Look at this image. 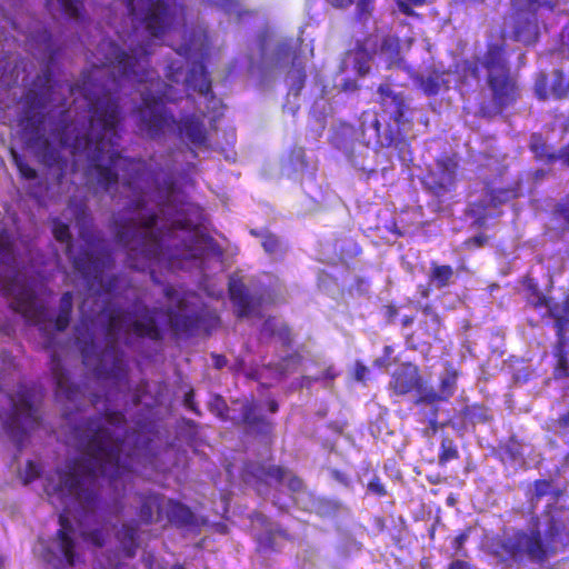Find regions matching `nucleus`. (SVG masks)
<instances>
[{"mask_svg": "<svg viewBox=\"0 0 569 569\" xmlns=\"http://www.w3.org/2000/svg\"><path fill=\"white\" fill-rule=\"evenodd\" d=\"M98 51L103 56L100 64L93 63L81 80L70 87L71 92H80L88 101L87 131L74 133L77 128L69 109H63L51 128V136L61 148H70L72 154L86 156L88 176L104 192L118 186V169L122 172V186L136 191L148 173V163L113 149L121 139L124 116L119 98L109 93L118 91L122 80L138 83L154 80L156 71L150 67L151 44L140 43L128 52L114 41L102 40Z\"/></svg>", "mask_w": 569, "mask_h": 569, "instance_id": "1", "label": "nucleus"}, {"mask_svg": "<svg viewBox=\"0 0 569 569\" xmlns=\"http://www.w3.org/2000/svg\"><path fill=\"white\" fill-rule=\"evenodd\" d=\"M127 418L120 410L107 409L88 417L78 428L79 455L59 472L54 492L69 499L81 512H93L101 501L100 479L111 487L132 471V449L127 448Z\"/></svg>", "mask_w": 569, "mask_h": 569, "instance_id": "2", "label": "nucleus"}, {"mask_svg": "<svg viewBox=\"0 0 569 569\" xmlns=\"http://www.w3.org/2000/svg\"><path fill=\"white\" fill-rule=\"evenodd\" d=\"M379 103L385 111L390 110L388 121L382 126L378 112L365 110L359 117L357 139L367 147L393 148L398 157L405 160V153L410 151L408 132L413 122L410 117V107L405 93L396 92L389 84L378 87Z\"/></svg>", "mask_w": 569, "mask_h": 569, "instance_id": "3", "label": "nucleus"}, {"mask_svg": "<svg viewBox=\"0 0 569 569\" xmlns=\"http://www.w3.org/2000/svg\"><path fill=\"white\" fill-rule=\"evenodd\" d=\"M465 78L480 79L486 70V83L491 93V102L497 113H502L520 99V87L511 72L508 44L503 31L487 36L486 50L481 57L463 60L460 66Z\"/></svg>", "mask_w": 569, "mask_h": 569, "instance_id": "4", "label": "nucleus"}, {"mask_svg": "<svg viewBox=\"0 0 569 569\" xmlns=\"http://www.w3.org/2000/svg\"><path fill=\"white\" fill-rule=\"evenodd\" d=\"M563 529L562 520L551 516L543 535L536 519L532 528H516L511 532L503 531L501 535L493 536L489 542V552L508 567L527 562L543 565L555 555L553 543Z\"/></svg>", "mask_w": 569, "mask_h": 569, "instance_id": "5", "label": "nucleus"}, {"mask_svg": "<svg viewBox=\"0 0 569 569\" xmlns=\"http://www.w3.org/2000/svg\"><path fill=\"white\" fill-rule=\"evenodd\" d=\"M159 216L154 211L137 218L116 219L112 223L116 242L127 253V263L136 271H149L151 280L160 284L153 266L163 257L164 229L157 228Z\"/></svg>", "mask_w": 569, "mask_h": 569, "instance_id": "6", "label": "nucleus"}, {"mask_svg": "<svg viewBox=\"0 0 569 569\" xmlns=\"http://www.w3.org/2000/svg\"><path fill=\"white\" fill-rule=\"evenodd\" d=\"M53 89V74L50 68H47L33 79L31 87L23 93L22 108L18 116L19 128L29 137V142L37 148L41 162L48 167L64 162L59 150L42 133L46 124L43 111L52 101Z\"/></svg>", "mask_w": 569, "mask_h": 569, "instance_id": "7", "label": "nucleus"}, {"mask_svg": "<svg viewBox=\"0 0 569 569\" xmlns=\"http://www.w3.org/2000/svg\"><path fill=\"white\" fill-rule=\"evenodd\" d=\"M104 320L101 325L106 348L96 357L97 345L93 338L80 347L82 362L86 367H92V372L98 379L114 381L128 378V366L123 353L118 349L119 337L123 323L124 311L120 308L103 310Z\"/></svg>", "mask_w": 569, "mask_h": 569, "instance_id": "8", "label": "nucleus"}, {"mask_svg": "<svg viewBox=\"0 0 569 569\" xmlns=\"http://www.w3.org/2000/svg\"><path fill=\"white\" fill-rule=\"evenodd\" d=\"M128 12L139 18L151 38H162L176 23L179 11L183 7L177 0H122Z\"/></svg>", "mask_w": 569, "mask_h": 569, "instance_id": "9", "label": "nucleus"}, {"mask_svg": "<svg viewBox=\"0 0 569 569\" xmlns=\"http://www.w3.org/2000/svg\"><path fill=\"white\" fill-rule=\"evenodd\" d=\"M557 6L558 0H511L512 40L525 46L536 44L540 36L539 10L553 12Z\"/></svg>", "mask_w": 569, "mask_h": 569, "instance_id": "10", "label": "nucleus"}, {"mask_svg": "<svg viewBox=\"0 0 569 569\" xmlns=\"http://www.w3.org/2000/svg\"><path fill=\"white\" fill-rule=\"evenodd\" d=\"M39 426L40 417L31 395L27 390L18 392L17 399H12L11 413L4 428L19 451L23 448L29 432Z\"/></svg>", "mask_w": 569, "mask_h": 569, "instance_id": "11", "label": "nucleus"}, {"mask_svg": "<svg viewBox=\"0 0 569 569\" xmlns=\"http://www.w3.org/2000/svg\"><path fill=\"white\" fill-rule=\"evenodd\" d=\"M1 290L4 296L13 299L10 308L20 313L27 323L39 325L44 320L46 307L38 301L34 289L18 274L3 281Z\"/></svg>", "mask_w": 569, "mask_h": 569, "instance_id": "12", "label": "nucleus"}, {"mask_svg": "<svg viewBox=\"0 0 569 569\" xmlns=\"http://www.w3.org/2000/svg\"><path fill=\"white\" fill-rule=\"evenodd\" d=\"M139 127L150 139L161 137L166 129L176 122L173 114L167 110L162 97L143 93L137 108Z\"/></svg>", "mask_w": 569, "mask_h": 569, "instance_id": "13", "label": "nucleus"}, {"mask_svg": "<svg viewBox=\"0 0 569 569\" xmlns=\"http://www.w3.org/2000/svg\"><path fill=\"white\" fill-rule=\"evenodd\" d=\"M459 162L456 156L445 154L436 159V170L429 171L421 180L425 190L439 201L455 192Z\"/></svg>", "mask_w": 569, "mask_h": 569, "instance_id": "14", "label": "nucleus"}, {"mask_svg": "<svg viewBox=\"0 0 569 569\" xmlns=\"http://www.w3.org/2000/svg\"><path fill=\"white\" fill-rule=\"evenodd\" d=\"M232 403L240 405V416L232 418L234 426L243 427L248 433L272 441L274 422L261 413L260 403L253 395L236 399Z\"/></svg>", "mask_w": 569, "mask_h": 569, "instance_id": "15", "label": "nucleus"}, {"mask_svg": "<svg viewBox=\"0 0 569 569\" xmlns=\"http://www.w3.org/2000/svg\"><path fill=\"white\" fill-rule=\"evenodd\" d=\"M113 262L111 249L101 239L98 241L96 250L81 252L73 258L72 264L88 282L101 283L104 271L112 268Z\"/></svg>", "mask_w": 569, "mask_h": 569, "instance_id": "16", "label": "nucleus"}, {"mask_svg": "<svg viewBox=\"0 0 569 569\" xmlns=\"http://www.w3.org/2000/svg\"><path fill=\"white\" fill-rule=\"evenodd\" d=\"M228 296L234 307L237 318L261 316L260 309L264 303L263 295L251 293L240 277L231 276L228 281Z\"/></svg>", "mask_w": 569, "mask_h": 569, "instance_id": "17", "label": "nucleus"}, {"mask_svg": "<svg viewBox=\"0 0 569 569\" xmlns=\"http://www.w3.org/2000/svg\"><path fill=\"white\" fill-rule=\"evenodd\" d=\"M161 309L141 306L136 309L134 318L127 323V332L140 339L159 342L164 338V330L159 323Z\"/></svg>", "mask_w": 569, "mask_h": 569, "instance_id": "18", "label": "nucleus"}, {"mask_svg": "<svg viewBox=\"0 0 569 569\" xmlns=\"http://www.w3.org/2000/svg\"><path fill=\"white\" fill-rule=\"evenodd\" d=\"M168 318V325L176 338H189L202 327L207 318L212 320L214 325H219L220 319L217 315L206 311H194L191 313H182L172 308L164 311Z\"/></svg>", "mask_w": 569, "mask_h": 569, "instance_id": "19", "label": "nucleus"}, {"mask_svg": "<svg viewBox=\"0 0 569 569\" xmlns=\"http://www.w3.org/2000/svg\"><path fill=\"white\" fill-rule=\"evenodd\" d=\"M177 137L194 147H206L209 142V131L203 119L196 113H188L176 119Z\"/></svg>", "mask_w": 569, "mask_h": 569, "instance_id": "20", "label": "nucleus"}, {"mask_svg": "<svg viewBox=\"0 0 569 569\" xmlns=\"http://www.w3.org/2000/svg\"><path fill=\"white\" fill-rule=\"evenodd\" d=\"M289 471L277 465H267L264 462H250L246 466L247 480L252 482L258 491L261 487H268L272 482L282 483Z\"/></svg>", "mask_w": 569, "mask_h": 569, "instance_id": "21", "label": "nucleus"}, {"mask_svg": "<svg viewBox=\"0 0 569 569\" xmlns=\"http://www.w3.org/2000/svg\"><path fill=\"white\" fill-rule=\"evenodd\" d=\"M163 520L167 521L166 526H171L177 529L191 530L199 525L198 517L192 509L173 498L164 499Z\"/></svg>", "mask_w": 569, "mask_h": 569, "instance_id": "22", "label": "nucleus"}, {"mask_svg": "<svg viewBox=\"0 0 569 569\" xmlns=\"http://www.w3.org/2000/svg\"><path fill=\"white\" fill-rule=\"evenodd\" d=\"M422 378L419 369L412 363H402L391 376L389 389L397 396H406L420 391Z\"/></svg>", "mask_w": 569, "mask_h": 569, "instance_id": "23", "label": "nucleus"}, {"mask_svg": "<svg viewBox=\"0 0 569 569\" xmlns=\"http://www.w3.org/2000/svg\"><path fill=\"white\" fill-rule=\"evenodd\" d=\"M139 507L136 511L138 520L143 525L163 521L164 496L158 492L138 493Z\"/></svg>", "mask_w": 569, "mask_h": 569, "instance_id": "24", "label": "nucleus"}, {"mask_svg": "<svg viewBox=\"0 0 569 569\" xmlns=\"http://www.w3.org/2000/svg\"><path fill=\"white\" fill-rule=\"evenodd\" d=\"M377 46V36L370 34L363 41H358L356 48L348 52L352 57V68L358 77L363 78L370 73V62L378 52Z\"/></svg>", "mask_w": 569, "mask_h": 569, "instance_id": "25", "label": "nucleus"}, {"mask_svg": "<svg viewBox=\"0 0 569 569\" xmlns=\"http://www.w3.org/2000/svg\"><path fill=\"white\" fill-rule=\"evenodd\" d=\"M62 502L64 503V509L59 515L60 528L57 531V537L59 540V548H60L67 563L69 566H73L74 561H76L74 560L76 542H74V539L72 538L73 527L68 517V513H70V511H71V506L64 500H62Z\"/></svg>", "mask_w": 569, "mask_h": 569, "instance_id": "26", "label": "nucleus"}, {"mask_svg": "<svg viewBox=\"0 0 569 569\" xmlns=\"http://www.w3.org/2000/svg\"><path fill=\"white\" fill-rule=\"evenodd\" d=\"M566 325L567 319L565 318H558L555 321L557 343L553 349V356L557 359V365L555 368V377L557 378H565L569 376L568 350L567 341L565 338Z\"/></svg>", "mask_w": 569, "mask_h": 569, "instance_id": "27", "label": "nucleus"}, {"mask_svg": "<svg viewBox=\"0 0 569 569\" xmlns=\"http://www.w3.org/2000/svg\"><path fill=\"white\" fill-rule=\"evenodd\" d=\"M448 71L431 68L426 74L415 77V82L428 97L437 96L441 90L449 89Z\"/></svg>", "mask_w": 569, "mask_h": 569, "instance_id": "28", "label": "nucleus"}, {"mask_svg": "<svg viewBox=\"0 0 569 569\" xmlns=\"http://www.w3.org/2000/svg\"><path fill=\"white\" fill-rule=\"evenodd\" d=\"M116 538L123 555L133 558L139 549V526L134 522H127L117 531Z\"/></svg>", "mask_w": 569, "mask_h": 569, "instance_id": "29", "label": "nucleus"}, {"mask_svg": "<svg viewBox=\"0 0 569 569\" xmlns=\"http://www.w3.org/2000/svg\"><path fill=\"white\" fill-rule=\"evenodd\" d=\"M59 367V363L52 367V375L56 381V397L59 400L64 399L74 402L79 399L81 389L79 386L70 382L67 375Z\"/></svg>", "mask_w": 569, "mask_h": 569, "instance_id": "30", "label": "nucleus"}, {"mask_svg": "<svg viewBox=\"0 0 569 569\" xmlns=\"http://www.w3.org/2000/svg\"><path fill=\"white\" fill-rule=\"evenodd\" d=\"M521 188L522 182L520 179L502 188H493L489 182L486 183V191L493 207H499L510 200L519 198L521 196Z\"/></svg>", "mask_w": 569, "mask_h": 569, "instance_id": "31", "label": "nucleus"}, {"mask_svg": "<svg viewBox=\"0 0 569 569\" xmlns=\"http://www.w3.org/2000/svg\"><path fill=\"white\" fill-rule=\"evenodd\" d=\"M187 86L206 98H214L211 80L203 66L192 68L186 78Z\"/></svg>", "mask_w": 569, "mask_h": 569, "instance_id": "32", "label": "nucleus"}, {"mask_svg": "<svg viewBox=\"0 0 569 569\" xmlns=\"http://www.w3.org/2000/svg\"><path fill=\"white\" fill-rule=\"evenodd\" d=\"M455 271L450 264H439L436 261L430 262V273L428 277L429 286L442 289L453 282Z\"/></svg>", "mask_w": 569, "mask_h": 569, "instance_id": "33", "label": "nucleus"}, {"mask_svg": "<svg viewBox=\"0 0 569 569\" xmlns=\"http://www.w3.org/2000/svg\"><path fill=\"white\" fill-rule=\"evenodd\" d=\"M529 149L537 161H543L547 164H551L558 160L557 153L549 151L543 136L539 132H535L530 136Z\"/></svg>", "mask_w": 569, "mask_h": 569, "instance_id": "34", "label": "nucleus"}, {"mask_svg": "<svg viewBox=\"0 0 569 569\" xmlns=\"http://www.w3.org/2000/svg\"><path fill=\"white\" fill-rule=\"evenodd\" d=\"M73 309V295L66 291L60 298L59 312L54 319V328L57 331H64L71 321Z\"/></svg>", "mask_w": 569, "mask_h": 569, "instance_id": "35", "label": "nucleus"}, {"mask_svg": "<svg viewBox=\"0 0 569 569\" xmlns=\"http://www.w3.org/2000/svg\"><path fill=\"white\" fill-rule=\"evenodd\" d=\"M460 415L465 421L471 423H486L491 420L489 409L482 403H472L465 406Z\"/></svg>", "mask_w": 569, "mask_h": 569, "instance_id": "36", "label": "nucleus"}, {"mask_svg": "<svg viewBox=\"0 0 569 569\" xmlns=\"http://www.w3.org/2000/svg\"><path fill=\"white\" fill-rule=\"evenodd\" d=\"M274 317H268L263 322V330L268 331L270 336H278L283 346L290 347L292 345L291 329L287 323H281L278 328Z\"/></svg>", "mask_w": 569, "mask_h": 569, "instance_id": "37", "label": "nucleus"}, {"mask_svg": "<svg viewBox=\"0 0 569 569\" xmlns=\"http://www.w3.org/2000/svg\"><path fill=\"white\" fill-rule=\"evenodd\" d=\"M527 288H528V291H529L528 302L535 309L547 308L549 310V312H550V316L555 319V321L558 318H560L556 313L555 308L550 306V299L547 296H545L542 292H540V290L538 289L537 284L529 283Z\"/></svg>", "mask_w": 569, "mask_h": 569, "instance_id": "38", "label": "nucleus"}, {"mask_svg": "<svg viewBox=\"0 0 569 569\" xmlns=\"http://www.w3.org/2000/svg\"><path fill=\"white\" fill-rule=\"evenodd\" d=\"M460 453L453 439L445 436L441 439L438 463L440 467H445L448 462L459 459Z\"/></svg>", "mask_w": 569, "mask_h": 569, "instance_id": "39", "label": "nucleus"}, {"mask_svg": "<svg viewBox=\"0 0 569 569\" xmlns=\"http://www.w3.org/2000/svg\"><path fill=\"white\" fill-rule=\"evenodd\" d=\"M379 53L386 56V61L389 66L393 64L400 54L398 38L391 36L383 37L379 47Z\"/></svg>", "mask_w": 569, "mask_h": 569, "instance_id": "40", "label": "nucleus"}, {"mask_svg": "<svg viewBox=\"0 0 569 569\" xmlns=\"http://www.w3.org/2000/svg\"><path fill=\"white\" fill-rule=\"evenodd\" d=\"M288 77L290 79L289 93L298 97L305 88L307 80L305 67L301 64L295 66L293 63Z\"/></svg>", "mask_w": 569, "mask_h": 569, "instance_id": "41", "label": "nucleus"}, {"mask_svg": "<svg viewBox=\"0 0 569 569\" xmlns=\"http://www.w3.org/2000/svg\"><path fill=\"white\" fill-rule=\"evenodd\" d=\"M51 0H48L50 2ZM61 12L68 18L81 20L86 14V7L82 0H57Z\"/></svg>", "mask_w": 569, "mask_h": 569, "instance_id": "42", "label": "nucleus"}, {"mask_svg": "<svg viewBox=\"0 0 569 569\" xmlns=\"http://www.w3.org/2000/svg\"><path fill=\"white\" fill-rule=\"evenodd\" d=\"M208 409L211 413H213L219 420L226 422L231 421L232 418L229 416L230 409L221 395H213L208 403Z\"/></svg>", "mask_w": 569, "mask_h": 569, "instance_id": "43", "label": "nucleus"}, {"mask_svg": "<svg viewBox=\"0 0 569 569\" xmlns=\"http://www.w3.org/2000/svg\"><path fill=\"white\" fill-rule=\"evenodd\" d=\"M457 378L458 375L455 370H449L443 377H441L439 392L445 398V401L453 396L457 388Z\"/></svg>", "mask_w": 569, "mask_h": 569, "instance_id": "44", "label": "nucleus"}, {"mask_svg": "<svg viewBox=\"0 0 569 569\" xmlns=\"http://www.w3.org/2000/svg\"><path fill=\"white\" fill-rule=\"evenodd\" d=\"M551 91L556 98H563L569 91V82L565 73L560 69L553 71V79L551 82Z\"/></svg>", "mask_w": 569, "mask_h": 569, "instance_id": "45", "label": "nucleus"}, {"mask_svg": "<svg viewBox=\"0 0 569 569\" xmlns=\"http://www.w3.org/2000/svg\"><path fill=\"white\" fill-rule=\"evenodd\" d=\"M13 253V239L10 232L2 228L0 229V263L7 262L11 259Z\"/></svg>", "mask_w": 569, "mask_h": 569, "instance_id": "46", "label": "nucleus"}, {"mask_svg": "<svg viewBox=\"0 0 569 569\" xmlns=\"http://www.w3.org/2000/svg\"><path fill=\"white\" fill-rule=\"evenodd\" d=\"M419 396L415 399V405L422 406H438L437 403L439 401H445V398L441 396L440 392H437L435 389H422L420 388Z\"/></svg>", "mask_w": 569, "mask_h": 569, "instance_id": "47", "label": "nucleus"}, {"mask_svg": "<svg viewBox=\"0 0 569 569\" xmlns=\"http://www.w3.org/2000/svg\"><path fill=\"white\" fill-rule=\"evenodd\" d=\"M13 162L17 167V170L22 179L26 180H34L38 177V172L34 168H32L24 159L23 157L19 156L18 153L13 152Z\"/></svg>", "mask_w": 569, "mask_h": 569, "instance_id": "48", "label": "nucleus"}, {"mask_svg": "<svg viewBox=\"0 0 569 569\" xmlns=\"http://www.w3.org/2000/svg\"><path fill=\"white\" fill-rule=\"evenodd\" d=\"M556 50L560 56L569 59V22L561 28L558 34Z\"/></svg>", "mask_w": 569, "mask_h": 569, "instance_id": "49", "label": "nucleus"}, {"mask_svg": "<svg viewBox=\"0 0 569 569\" xmlns=\"http://www.w3.org/2000/svg\"><path fill=\"white\" fill-rule=\"evenodd\" d=\"M471 533V527L466 528L465 530L460 531L452 540L451 548L455 551V553L460 555L462 557L467 556V551L465 549V543L469 539Z\"/></svg>", "mask_w": 569, "mask_h": 569, "instance_id": "50", "label": "nucleus"}, {"mask_svg": "<svg viewBox=\"0 0 569 569\" xmlns=\"http://www.w3.org/2000/svg\"><path fill=\"white\" fill-rule=\"evenodd\" d=\"M427 1L428 0H396V4L399 11L405 16L415 17L417 13L412 7H422L427 3Z\"/></svg>", "mask_w": 569, "mask_h": 569, "instance_id": "51", "label": "nucleus"}, {"mask_svg": "<svg viewBox=\"0 0 569 569\" xmlns=\"http://www.w3.org/2000/svg\"><path fill=\"white\" fill-rule=\"evenodd\" d=\"M52 232L59 242H69L71 239L69 226L60 220L54 221Z\"/></svg>", "mask_w": 569, "mask_h": 569, "instance_id": "52", "label": "nucleus"}, {"mask_svg": "<svg viewBox=\"0 0 569 569\" xmlns=\"http://www.w3.org/2000/svg\"><path fill=\"white\" fill-rule=\"evenodd\" d=\"M261 246L268 254L274 253L280 246L279 238L272 232H263Z\"/></svg>", "mask_w": 569, "mask_h": 569, "instance_id": "53", "label": "nucleus"}, {"mask_svg": "<svg viewBox=\"0 0 569 569\" xmlns=\"http://www.w3.org/2000/svg\"><path fill=\"white\" fill-rule=\"evenodd\" d=\"M41 475V467L39 463H36L31 460H29L26 465L23 475H22V482L24 485H28L39 478Z\"/></svg>", "mask_w": 569, "mask_h": 569, "instance_id": "54", "label": "nucleus"}, {"mask_svg": "<svg viewBox=\"0 0 569 569\" xmlns=\"http://www.w3.org/2000/svg\"><path fill=\"white\" fill-rule=\"evenodd\" d=\"M552 488V480L537 479L533 482V497L539 500L549 495Z\"/></svg>", "mask_w": 569, "mask_h": 569, "instance_id": "55", "label": "nucleus"}, {"mask_svg": "<svg viewBox=\"0 0 569 569\" xmlns=\"http://www.w3.org/2000/svg\"><path fill=\"white\" fill-rule=\"evenodd\" d=\"M552 212L556 218L562 219L566 223H569V194L556 203Z\"/></svg>", "mask_w": 569, "mask_h": 569, "instance_id": "56", "label": "nucleus"}, {"mask_svg": "<svg viewBox=\"0 0 569 569\" xmlns=\"http://www.w3.org/2000/svg\"><path fill=\"white\" fill-rule=\"evenodd\" d=\"M216 3L226 13H234L238 17H241L244 13L239 0H217Z\"/></svg>", "mask_w": 569, "mask_h": 569, "instance_id": "57", "label": "nucleus"}, {"mask_svg": "<svg viewBox=\"0 0 569 569\" xmlns=\"http://www.w3.org/2000/svg\"><path fill=\"white\" fill-rule=\"evenodd\" d=\"M375 0H358L356 7V17L359 21L367 19L373 10Z\"/></svg>", "mask_w": 569, "mask_h": 569, "instance_id": "58", "label": "nucleus"}, {"mask_svg": "<svg viewBox=\"0 0 569 569\" xmlns=\"http://www.w3.org/2000/svg\"><path fill=\"white\" fill-rule=\"evenodd\" d=\"M417 421L420 423H427L428 421H431L433 419H438L439 417V407L438 406H430L429 409L421 408L417 412Z\"/></svg>", "mask_w": 569, "mask_h": 569, "instance_id": "59", "label": "nucleus"}, {"mask_svg": "<svg viewBox=\"0 0 569 569\" xmlns=\"http://www.w3.org/2000/svg\"><path fill=\"white\" fill-rule=\"evenodd\" d=\"M367 489L369 492L380 498L387 496L388 493L385 485L381 482V479L378 476H373L371 478L367 485Z\"/></svg>", "mask_w": 569, "mask_h": 569, "instance_id": "60", "label": "nucleus"}, {"mask_svg": "<svg viewBox=\"0 0 569 569\" xmlns=\"http://www.w3.org/2000/svg\"><path fill=\"white\" fill-rule=\"evenodd\" d=\"M183 405L188 410L192 411L196 416L200 417L202 415L198 403L196 402V393L192 388L184 393Z\"/></svg>", "mask_w": 569, "mask_h": 569, "instance_id": "61", "label": "nucleus"}, {"mask_svg": "<svg viewBox=\"0 0 569 569\" xmlns=\"http://www.w3.org/2000/svg\"><path fill=\"white\" fill-rule=\"evenodd\" d=\"M88 540L96 547H103L106 543V535L102 530L94 529L88 533Z\"/></svg>", "mask_w": 569, "mask_h": 569, "instance_id": "62", "label": "nucleus"}, {"mask_svg": "<svg viewBox=\"0 0 569 569\" xmlns=\"http://www.w3.org/2000/svg\"><path fill=\"white\" fill-rule=\"evenodd\" d=\"M147 206V200L143 196H137L134 199H132L126 207V210L128 212H134L138 210H143Z\"/></svg>", "mask_w": 569, "mask_h": 569, "instance_id": "63", "label": "nucleus"}, {"mask_svg": "<svg viewBox=\"0 0 569 569\" xmlns=\"http://www.w3.org/2000/svg\"><path fill=\"white\" fill-rule=\"evenodd\" d=\"M488 242V237L485 233H478L466 240L468 248H481Z\"/></svg>", "mask_w": 569, "mask_h": 569, "instance_id": "64", "label": "nucleus"}]
</instances>
